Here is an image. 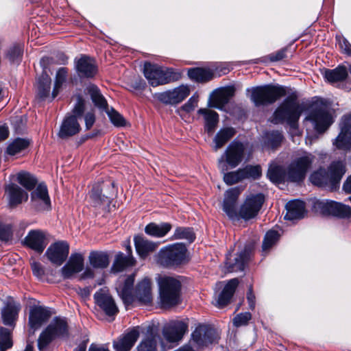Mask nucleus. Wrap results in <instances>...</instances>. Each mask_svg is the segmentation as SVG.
Masks as SVG:
<instances>
[{
	"label": "nucleus",
	"instance_id": "nucleus-1",
	"mask_svg": "<svg viewBox=\"0 0 351 351\" xmlns=\"http://www.w3.org/2000/svg\"><path fill=\"white\" fill-rule=\"evenodd\" d=\"M134 275L120 277L116 283V290L125 305L132 304L137 299L143 304H148L152 300V282L148 278L140 281L133 293Z\"/></svg>",
	"mask_w": 351,
	"mask_h": 351
},
{
	"label": "nucleus",
	"instance_id": "nucleus-2",
	"mask_svg": "<svg viewBox=\"0 0 351 351\" xmlns=\"http://www.w3.org/2000/svg\"><path fill=\"white\" fill-rule=\"evenodd\" d=\"M314 157L310 154L295 158L287 167L285 176L287 180L293 182L302 181L311 168ZM267 176L273 182H281L285 178L282 169L279 166L270 167Z\"/></svg>",
	"mask_w": 351,
	"mask_h": 351
},
{
	"label": "nucleus",
	"instance_id": "nucleus-3",
	"mask_svg": "<svg viewBox=\"0 0 351 351\" xmlns=\"http://www.w3.org/2000/svg\"><path fill=\"white\" fill-rule=\"evenodd\" d=\"M51 59L49 57H43L40 59V64L43 67L41 75L37 78L36 84V98L40 101H45L47 98L50 101L53 99L59 94L63 84L66 82V69L60 68L56 75L54 86L50 96L51 80L46 69Z\"/></svg>",
	"mask_w": 351,
	"mask_h": 351
},
{
	"label": "nucleus",
	"instance_id": "nucleus-4",
	"mask_svg": "<svg viewBox=\"0 0 351 351\" xmlns=\"http://www.w3.org/2000/svg\"><path fill=\"white\" fill-rule=\"evenodd\" d=\"M160 303L164 307H172L180 302L182 284L178 277L160 275L156 278Z\"/></svg>",
	"mask_w": 351,
	"mask_h": 351
},
{
	"label": "nucleus",
	"instance_id": "nucleus-5",
	"mask_svg": "<svg viewBox=\"0 0 351 351\" xmlns=\"http://www.w3.org/2000/svg\"><path fill=\"white\" fill-rule=\"evenodd\" d=\"M302 113V109L298 102L295 92L287 97L275 110L271 122L274 124L286 122L291 128H295Z\"/></svg>",
	"mask_w": 351,
	"mask_h": 351
},
{
	"label": "nucleus",
	"instance_id": "nucleus-6",
	"mask_svg": "<svg viewBox=\"0 0 351 351\" xmlns=\"http://www.w3.org/2000/svg\"><path fill=\"white\" fill-rule=\"evenodd\" d=\"M155 259L157 264L163 267H178L188 261L186 247L182 243L168 245L159 250Z\"/></svg>",
	"mask_w": 351,
	"mask_h": 351
},
{
	"label": "nucleus",
	"instance_id": "nucleus-7",
	"mask_svg": "<svg viewBox=\"0 0 351 351\" xmlns=\"http://www.w3.org/2000/svg\"><path fill=\"white\" fill-rule=\"evenodd\" d=\"M287 93V88L282 86L267 84L252 88L250 98L256 106H267L275 103Z\"/></svg>",
	"mask_w": 351,
	"mask_h": 351
},
{
	"label": "nucleus",
	"instance_id": "nucleus-8",
	"mask_svg": "<svg viewBox=\"0 0 351 351\" xmlns=\"http://www.w3.org/2000/svg\"><path fill=\"white\" fill-rule=\"evenodd\" d=\"M306 119L313 123L315 130L319 133L327 130L334 121L329 106L322 99L313 102Z\"/></svg>",
	"mask_w": 351,
	"mask_h": 351
},
{
	"label": "nucleus",
	"instance_id": "nucleus-9",
	"mask_svg": "<svg viewBox=\"0 0 351 351\" xmlns=\"http://www.w3.org/2000/svg\"><path fill=\"white\" fill-rule=\"evenodd\" d=\"M345 171L342 162H334L330 165L328 171L319 169L312 173L310 180L314 185L319 186H334L341 180Z\"/></svg>",
	"mask_w": 351,
	"mask_h": 351
},
{
	"label": "nucleus",
	"instance_id": "nucleus-10",
	"mask_svg": "<svg viewBox=\"0 0 351 351\" xmlns=\"http://www.w3.org/2000/svg\"><path fill=\"white\" fill-rule=\"evenodd\" d=\"M219 335L213 328L206 326L199 325L192 333V338L189 343L183 346V350L201 351L204 347L216 343Z\"/></svg>",
	"mask_w": 351,
	"mask_h": 351
},
{
	"label": "nucleus",
	"instance_id": "nucleus-11",
	"mask_svg": "<svg viewBox=\"0 0 351 351\" xmlns=\"http://www.w3.org/2000/svg\"><path fill=\"white\" fill-rule=\"evenodd\" d=\"M64 333H66V319L56 317L39 336L38 339L39 350L45 351L52 340L63 335Z\"/></svg>",
	"mask_w": 351,
	"mask_h": 351
},
{
	"label": "nucleus",
	"instance_id": "nucleus-12",
	"mask_svg": "<svg viewBox=\"0 0 351 351\" xmlns=\"http://www.w3.org/2000/svg\"><path fill=\"white\" fill-rule=\"evenodd\" d=\"M245 152L243 145L238 142L231 143L227 147L223 155L218 160V167L221 172L226 171L228 167L226 162L232 168L237 167L243 160Z\"/></svg>",
	"mask_w": 351,
	"mask_h": 351
},
{
	"label": "nucleus",
	"instance_id": "nucleus-13",
	"mask_svg": "<svg viewBox=\"0 0 351 351\" xmlns=\"http://www.w3.org/2000/svg\"><path fill=\"white\" fill-rule=\"evenodd\" d=\"M265 197L261 193L248 196L239 209V216L245 220L255 217L261 210Z\"/></svg>",
	"mask_w": 351,
	"mask_h": 351
},
{
	"label": "nucleus",
	"instance_id": "nucleus-14",
	"mask_svg": "<svg viewBox=\"0 0 351 351\" xmlns=\"http://www.w3.org/2000/svg\"><path fill=\"white\" fill-rule=\"evenodd\" d=\"M315 206L324 214L331 215L339 218H351V208L335 201H318Z\"/></svg>",
	"mask_w": 351,
	"mask_h": 351
},
{
	"label": "nucleus",
	"instance_id": "nucleus-15",
	"mask_svg": "<svg viewBox=\"0 0 351 351\" xmlns=\"http://www.w3.org/2000/svg\"><path fill=\"white\" fill-rule=\"evenodd\" d=\"M190 94L187 85H180L173 89L156 95V98L165 104L176 105L182 102Z\"/></svg>",
	"mask_w": 351,
	"mask_h": 351
},
{
	"label": "nucleus",
	"instance_id": "nucleus-16",
	"mask_svg": "<svg viewBox=\"0 0 351 351\" xmlns=\"http://www.w3.org/2000/svg\"><path fill=\"white\" fill-rule=\"evenodd\" d=\"M338 149H351V114L344 116L340 123V132L333 141Z\"/></svg>",
	"mask_w": 351,
	"mask_h": 351
},
{
	"label": "nucleus",
	"instance_id": "nucleus-17",
	"mask_svg": "<svg viewBox=\"0 0 351 351\" xmlns=\"http://www.w3.org/2000/svg\"><path fill=\"white\" fill-rule=\"evenodd\" d=\"M94 299L96 304L108 317H114L119 312L114 299L107 290L104 289H99L95 293Z\"/></svg>",
	"mask_w": 351,
	"mask_h": 351
},
{
	"label": "nucleus",
	"instance_id": "nucleus-18",
	"mask_svg": "<svg viewBox=\"0 0 351 351\" xmlns=\"http://www.w3.org/2000/svg\"><path fill=\"white\" fill-rule=\"evenodd\" d=\"M33 207L38 211L48 210L51 208V201L47 187L45 184H39L31 193Z\"/></svg>",
	"mask_w": 351,
	"mask_h": 351
},
{
	"label": "nucleus",
	"instance_id": "nucleus-19",
	"mask_svg": "<svg viewBox=\"0 0 351 351\" xmlns=\"http://www.w3.org/2000/svg\"><path fill=\"white\" fill-rule=\"evenodd\" d=\"M75 69L79 77L82 78H93L97 73L98 69L95 60L86 55L75 60Z\"/></svg>",
	"mask_w": 351,
	"mask_h": 351
},
{
	"label": "nucleus",
	"instance_id": "nucleus-20",
	"mask_svg": "<svg viewBox=\"0 0 351 351\" xmlns=\"http://www.w3.org/2000/svg\"><path fill=\"white\" fill-rule=\"evenodd\" d=\"M243 190L242 187L237 186L228 189L224 194L223 210L231 219H234L238 217L236 210L237 202Z\"/></svg>",
	"mask_w": 351,
	"mask_h": 351
},
{
	"label": "nucleus",
	"instance_id": "nucleus-21",
	"mask_svg": "<svg viewBox=\"0 0 351 351\" xmlns=\"http://www.w3.org/2000/svg\"><path fill=\"white\" fill-rule=\"evenodd\" d=\"M54 312L52 308L42 306H36L32 308L29 313V324L31 328L38 329L40 326L48 322Z\"/></svg>",
	"mask_w": 351,
	"mask_h": 351
},
{
	"label": "nucleus",
	"instance_id": "nucleus-22",
	"mask_svg": "<svg viewBox=\"0 0 351 351\" xmlns=\"http://www.w3.org/2000/svg\"><path fill=\"white\" fill-rule=\"evenodd\" d=\"M51 264L60 266L66 261V242L58 241L52 243L45 254Z\"/></svg>",
	"mask_w": 351,
	"mask_h": 351
},
{
	"label": "nucleus",
	"instance_id": "nucleus-23",
	"mask_svg": "<svg viewBox=\"0 0 351 351\" xmlns=\"http://www.w3.org/2000/svg\"><path fill=\"white\" fill-rule=\"evenodd\" d=\"M187 330L186 324L182 321H176L170 323L164 328L163 335L168 341L177 342L182 339Z\"/></svg>",
	"mask_w": 351,
	"mask_h": 351
},
{
	"label": "nucleus",
	"instance_id": "nucleus-24",
	"mask_svg": "<svg viewBox=\"0 0 351 351\" xmlns=\"http://www.w3.org/2000/svg\"><path fill=\"white\" fill-rule=\"evenodd\" d=\"M139 335L137 328H132L114 341V349L116 351H130L138 339Z\"/></svg>",
	"mask_w": 351,
	"mask_h": 351
},
{
	"label": "nucleus",
	"instance_id": "nucleus-25",
	"mask_svg": "<svg viewBox=\"0 0 351 351\" xmlns=\"http://www.w3.org/2000/svg\"><path fill=\"white\" fill-rule=\"evenodd\" d=\"M24 242L27 246L38 253L43 252L47 245L45 234L38 230L29 231Z\"/></svg>",
	"mask_w": 351,
	"mask_h": 351
},
{
	"label": "nucleus",
	"instance_id": "nucleus-26",
	"mask_svg": "<svg viewBox=\"0 0 351 351\" xmlns=\"http://www.w3.org/2000/svg\"><path fill=\"white\" fill-rule=\"evenodd\" d=\"M163 72L164 67L157 64H153L150 62H145L144 64V75L148 80L149 84L154 87L164 85V83H160V79L163 78Z\"/></svg>",
	"mask_w": 351,
	"mask_h": 351
},
{
	"label": "nucleus",
	"instance_id": "nucleus-27",
	"mask_svg": "<svg viewBox=\"0 0 351 351\" xmlns=\"http://www.w3.org/2000/svg\"><path fill=\"white\" fill-rule=\"evenodd\" d=\"M20 305L15 302H8L1 309V314L4 325L14 327L19 317Z\"/></svg>",
	"mask_w": 351,
	"mask_h": 351
},
{
	"label": "nucleus",
	"instance_id": "nucleus-28",
	"mask_svg": "<svg viewBox=\"0 0 351 351\" xmlns=\"http://www.w3.org/2000/svg\"><path fill=\"white\" fill-rule=\"evenodd\" d=\"M251 250L249 247H245L237 257L234 258V262L232 263L227 258L226 265L228 272H237L244 270L245 266L250 259Z\"/></svg>",
	"mask_w": 351,
	"mask_h": 351
},
{
	"label": "nucleus",
	"instance_id": "nucleus-29",
	"mask_svg": "<svg viewBox=\"0 0 351 351\" xmlns=\"http://www.w3.org/2000/svg\"><path fill=\"white\" fill-rule=\"evenodd\" d=\"M286 209L285 219L290 221L302 219L306 213L304 202L300 200L289 202Z\"/></svg>",
	"mask_w": 351,
	"mask_h": 351
},
{
	"label": "nucleus",
	"instance_id": "nucleus-30",
	"mask_svg": "<svg viewBox=\"0 0 351 351\" xmlns=\"http://www.w3.org/2000/svg\"><path fill=\"white\" fill-rule=\"evenodd\" d=\"M234 87H226L215 90L212 95V106L222 108L228 103L230 99L234 95Z\"/></svg>",
	"mask_w": 351,
	"mask_h": 351
},
{
	"label": "nucleus",
	"instance_id": "nucleus-31",
	"mask_svg": "<svg viewBox=\"0 0 351 351\" xmlns=\"http://www.w3.org/2000/svg\"><path fill=\"white\" fill-rule=\"evenodd\" d=\"M134 241L138 254L143 259L158 247V243L149 241L142 236H136Z\"/></svg>",
	"mask_w": 351,
	"mask_h": 351
},
{
	"label": "nucleus",
	"instance_id": "nucleus-32",
	"mask_svg": "<svg viewBox=\"0 0 351 351\" xmlns=\"http://www.w3.org/2000/svg\"><path fill=\"white\" fill-rule=\"evenodd\" d=\"M238 285L239 280L237 278H233L228 282L218 297L217 306L219 308H223L230 302Z\"/></svg>",
	"mask_w": 351,
	"mask_h": 351
},
{
	"label": "nucleus",
	"instance_id": "nucleus-33",
	"mask_svg": "<svg viewBox=\"0 0 351 351\" xmlns=\"http://www.w3.org/2000/svg\"><path fill=\"white\" fill-rule=\"evenodd\" d=\"M8 193L9 203L12 207H14L28 199V194L21 187L15 184H10L6 187Z\"/></svg>",
	"mask_w": 351,
	"mask_h": 351
},
{
	"label": "nucleus",
	"instance_id": "nucleus-34",
	"mask_svg": "<svg viewBox=\"0 0 351 351\" xmlns=\"http://www.w3.org/2000/svg\"><path fill=\"white\" fill-rule=\"evenodd\" d=\"M88 262L94 269H105L110 263L109 254L106 252L92 251L88 256Z\"/></svg>",
	"mask_w": 351,
	"mask_h": 351
},
{
	"label": "nucleus",
	"instance_id": "nucleus-35",
	"mask_svg": "<svg viewBox=\"0 0 351 351\" xmlns=\"http://www.w3.org/2000/svg\"><path fill=\"white\" fill-rule=\"evenodd\" d=\"M197 112L204 116L205 130L208 134H212L219 122L218 114L215 111L207 108H200Z\"/></svg>",
	"mask_w": 351,
	"mask_h": 351
},
{
	"label": "nucleus",
	"instance_id": "nucleus-36",
	"mask_svg": "<svg viewBox=\"0 0 351 351\" xmlns=\"http://www.w3.org/2000/svg\"><path fill=\"white\" fill-rule=\"evenodd\" d=\"M135 262L132 255H125L122 252H119L115 256L112 269L116 272L121 271L128 267L134 265Z\"/></svg>",
	"mask_w": 351,
	"mask_h": 351
},
{
	"label": "nucleus",
	"instance_id": "nucleus-37",
	"mask_svg": "<svg viewBox=\"0 0 351 351\" xmlns=\"http://www.w3.org/2000/svg\"><path fill=\"white\" fill-rule=\"evenodd\" d=\"M171 229V225L169 223H162L156 224L150 223L145 228V232L147 234L154 237H162L165 236Z\"/></svg>",
	"mask_w": 351,
	"mask_h": 351
},
{
	"label": "nucleus",
	"instance_id": "nucleus-38",
	"mask_svg": "<svg viewBox=\"0 0 351 351\" xmlns=\"http://www.w3.org/2000/svg\"><path fill=\"white\" fill-rule=\"evenodd\" d=\"M84 267V257L80 253L72 254L67 261V278L80 272Z\"/></svg>",
	"mask_w": 351,
	"mask_h": 351
},
{
	"label": "nucleus",
	"instance_id": "nucleus-39",
	"mask_svg": "<svg viewBox=\"0 0 351 351\" xmlns=\"http://www.w3.org/2000/svg\"><path fill=\"white\" fill-rule=\"evenodd\" d=\"M188 75L190 79L197 82H206L213 78V72L204 68H192L188 70Z\"/></svg>",
	"mask_w": 351,
	"mask_h": 351
},
{
	"label": "nucleus",
	"instance_id": "nucleus-40",
	"mask_svg": "<svg viewBox=\"0 0 351 351\" xmlns=\"http://www.w3.org/2000/svg\"><path fill=\"white\" fill-rule=\"evenodd\" d=\"M324 78L330 83L342 82L348 77V71L343 66H339L335 69H326Z\"/></svg>",
	"mask_w": 351,
	"mask_h": 351
},
{
	"label": "nucleus",
	"instance_id": "nucleus-41",
	"mask_svg": "<svg viewBox=\"0 0 351 351\" xmlns=\"http://www.w3.org/2000/svg\"><path fill=\"white\" fill-rule=\"evenodd\" d=\"M87 91L96 107L104 111H106L108 109L107 101L101 95L99 88L97 86L94 84L89 85L87 87Z\"/></svg>",
	"mask_w": 351,
	"mask_h": 351
},
{
	"label": "nucleus",
	"instance_id": "nucleus-42",
	"mask_svg": "<svg viewBox=\"0 0 351 351\" xmlns=\"http://www.w3.org/2000/svg\"><path fill=\"white\" fill-rule=\"evenodd\" d=\"M235 134V130L232 128L220 130L214 138V149L217 151L228 143Z\"/></svg>",
	"mask_w": 351,
	"mask_h": 351
},
{
	"label": "nucleus",
	"instance_id": "nucleus-43",
	"mask_svg": "<svg viewBox=\"0 0 351 351\" xmlns=\"http://www.w3.org/2000/svg\"><path fill=\"white\" fill-rule=\"evenodd\" d=\"M23 55V47L21 44H14L5 52V58L11 64H19Z\"/></svg>",
	"mask_w": 351,
	"mask_h": 351
},
{
	"label": "nucleus",
	"instance_id": "nucleus-44",
	"mask_svg": "<svg viewBox=\"0 0 351 351\" xmlns=\"http://www.w3.org/2000/svg\"><path fill=\"white\" fill-rule=\"evenodd\" d=\"M243 180H258L262 176V169L260 165H246L241 168Z\"/></svg>",
	"mask_w": 351,
	"mask_h": 351
},
{
	"label": "nucleus",
	"instance_id": "nucleus-45",
	"mask_svg": "<svg viewBox=\"0 0 351 351\" xmlns=\"http://www.w3.org/2000/svg\"><path fill=\"white\" fill-rule=\"evenodd\" d=\"M90 197L92 199L94 206H98L101 204L108 203L109 199L111 197L109 193L102 194V189L99 185H95L93 187Z\"/></svg>",
	"mask_w": 351,
	"mask_h": 351
},
{
	"label": "nucleus",
	"instance_id": "nucleus-46",
	"mask_svg": "<svg viewBox=\"0 0 351 351\" xmlns=\"http://www.w3.org/2000/svg\"><path fill=\"white\" fill-rule=\"evenodd\" d=\"M18 182L28 191H31L37 184L36 178L31 173L26 171H21L17 174Z\"/></svg>",
	"mask_w": 351,
	"mask_h": 351
},
{
	"label": "nucleus",
	"instance_id": "nucleus-47",
	"mask_svg": "<svg viewBox=\"0 0 351 351\" xmlns=\"http://www.w3.org/2000/svg\"><path fill=\"white\" fill-rule=\"evenodd\" d=\"M29 145V140L18 138L8 146L6 152L10 156H14L27 148Z\"/></svg>",
	"mask_w": 351,
	"mask_h": 351
},
{
	"label": "nucleus",
	"instance_id": "nucleus-48",
	"mask_svg": "<svg viewBox=\"0 0 351 351\" xmlns=\"http://www.w3.org/2000/svg\"><path fill=\"white\" fill-rule=\"evenodd\" d=\"M265 138V143L268 147L276 149L280 145L283 136L279 131H272L267 132Z\"/></svg>",
	"mask_w": 351,
	"mask_h": 351
},
{
	"label": "nucleus",
	"instance_id": "nucleus-49",
	"mask_svg": "<svg viewBox=\"0 0 351 351\" xmlns=\"http://www.w3.org/2000/svg\"><path fill=\"white\" fill-rule=\"evenodd\" d=\"M279 239V234L277 231L269 230L265 235L262 250L265 253H267L268 251L276 243Z\"/></svg>",
	"mask_w": 351,
	"mask_h": 351
},
{
	"label": "nucleus",
	"instance_id": "nucleus-50",
	"mask_svg": "<svg viewBox=\"0 0 351 351\" xmlns=\"http://www.w3.org/2000/svg\"><path fill=\"white\" fill-rule=\"evenodd\" d=\"M173 238L174 239H186L189 243H192L195 236L191 228L178 227L175 230Z\"/></svg>",
	"mask_w": 351,
	"mask_h": 351
},
{
	"label": "nucleus",
	"instance_id": "nucleus-51",
	"mask_svg": "<svg viewBox=\"0 0 351 351\" xmlns=\"http://www.w3.org/2000/svg\"><path fill=\"white\" fill-rule=\"evenodd\" d=\"M11 331L4 327H0V351H5L12 348Z\"/></svg>",
	"mask_w": 351,
	"mask_h": 351
},
{
	"label": "nucleus",
	"instance_id": "nucleus-52",
	"mask_svg": "<svg viewBox=\"0 0 351 351\" xmlns=\"http://www.w3.org/2000/svg\"><path fill=\"white\" fill-rule=\"evenodd\" d=\"M75 103L72 110L73 115L76 118H81L85 110L86 100L80 94H77L74 96Z\"/></svg>",
	"mask_w": 351,
	"mask_h": 351
},
{
	"label": "nucleus",
	"instance_id": "nucleus-53",
	"mask_svg": "<svg viewBox=\"0 0 351 351\" xmlns=\"http://www.w3.org/2000/svg\"><path fill=\"white\" fill-rule=\"evenodd\" d=\"M181 73L173 68H165L163 72V78L160 79V83L164 84L176 82L181 78Z\"/></svg>",
	"mask_w": 351,
	"mask_h": 351
},
{
	"label": "nucleus",
	"instance_id": "nucleus-54",
	"mask_svg": "<svg viewBox=\"0 0 351 351\" xmlns=\"http://www.w3.org/2000/svg\"><path fill=\"white\" fill-rule=\"evenodd\" d=\"M223 173V181L228 185H232L239 182L243 181V177L241 169H239L237 171H231L228 173Z\"/></svg>",
	"mask_w": 351,
	"mask_h": 351
},
{
	"label": "nucleus",
	"instance_id": "nucleus-55",
	"mask_svg": "<svg viewBox=\"0 0 351 351\" xmlns=\"http://www.w3.org/2000/svg\"><path fill=\"white\" fill-rule=\"evenodd\" d=\"M105 112L107 113L111 122L115 126L120 127L124 126L125 125V120L124 119V118L114 108H108Z\"/></svg>",
	"mask_w": 351,
	"mask_h": 351
},
{
	"label": "nucleus",
	"instance_id": "nucleus-56",
	"mask_svg": "<svg viewBox=\"0 0 351 351\" xmlns=\"http://www.w3.org/2000/svg\"><path fill=\"white\" fill-rule=\"evenodd\" d=\"M138 351H156V339L155 337H151L141 342L137 347Z\"/></svg>",
	"mask_w": 351,
	"mask_h": 351
},
{
	"label": "nucleus",
	"instance_id": "nucleus-57",
	"mask_svg": "<svg viewBox=\"0 0 351 351\" xmlns=\"http://www.w3.org/2000/svg\"><path fill=\"white\" fill-rule=\"evenodd\" d=\"M75 117H67V136H72L78 133L80 130V125Z\"/></svg>",
	"mask_w": 351,
	"mask_h": 351
},
{
	"label": "nucleus",
	"instance_id": "nucleus-58",
	"mask_svg": "<svg viewBox=\"0 0 351 351\" xmlns=\"http://www.w3.org/2000/svg\"><path fill=\"white\" fill-rule=\"evenodd\" d=\"M251 318L252 315L249 312L239 313L233 319L234 326L236 327L245 326L247 324Z\"/></svg>",
	"mask_w": 351,
	"mask_h": 351
},
{
	"label": "nucleus",
	"instance_id": "nucleus-59",
	"mask_svg": "<svg viewBox=\"0 0 351 351\" xmlns=\"http://www.w3.org/2000/svg\"><path fill=\"white\" fill-rule=\"evenodd\" d=\"M12 237V228L10 225L0 223V240L8 241Z\"/></svg>",
	"mask_w": 351,
	"mask_h": 351
},
{
	"label": "nucleus",
	"instance_id": "nucleus-60",
	"mask_svg": "<svg viewBox=\"0 0 351 351\" xmlns=\"http://www.w3.org/2000/svg\"><path fill=\"white\" fill-rule=\"evenodd\" d=\"M198 104V95H193L186 104H184L182 108L183 110L186 112H190L195 110V108L197 106Z\"/></svg>",
	"mask_w": 351,
	"mask_h": 351
},
{
	"label": "nucleus",
	"instance_id": "nucleus-61",
	"mask_svg": "<svg viewBox=\"0 0 351 351\" xmlns=\"http://www.w3.org/2000/svg\"><path fill=\"white\" fill-rule=\"evenodd\" d=\"M287 48H283L279 51L272 53L268 56V58L271 62H277L283 60L287 57Z\"/></svg>",
	"mask_w": 351,
	"mask_h": 351
},
{
	"label": "nucleus",
	"instance_id": "nucleus-62",
	"mask_svg": "<svg viewBox=\"0 0 351 351\" xmlns=\"http://www.w3.org/2000/svg\"><path fill=\"white\" fill-rule=\"evenodd\" d=\"M32 269L33 274L38 279H42L45 275L43 267L40 263L34 262L32 264Z\"/></svg>",
	"mask_w": 351,
	"mask_h": 351
},
{
	"label": "nucleus",
	"instance_id": "nucleus-63",
	"mask_svg": "<svg viewBox=\"0 0 351 351\" xmlns=\"http://www.w3.org/2000/svg\"><path fill=\"white\" fill-rule=\"evenodd\" d=\"M86 129L90 130L95 122V115L93 112H88L84 116Z\"/></svg>",
	"mask_w": 351,
	"mask_h": 351
},
{
	"label": "nucleus",
	"instance_id": "nucleus-64",
	"mask_svg": "<svg viewBox=\"0 0 351 351\" xmlns=\"http://www.w3.org/2000/svg\"><path fill=\"white\" fill-rule=\"evenodd\" d=\"M339 45L340 48L344 53L351 56V45L346 38H339Z\"/></svg>",
	"mask_w": 351,
	"mask_h": 351
}]
</instances>
